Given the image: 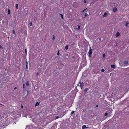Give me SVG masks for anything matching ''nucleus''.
Returning <instances> with one entry per match:
<instances>
[{
	"label": "nucleus",
	"mask_w": 129,
	"mask_h": 129,
	"mask_svg": "<svg viewBox=\"0 0 129 129\" xmlns=\"http://www.w3.org/2000/svg\"><path fill=\"white\" fill-rule=\"evenodd\" d=\"M25 53L26 54V49H25Z\"/></svg>",
	"instance_id": "obj_37"
},
{
	"label": "nucleus",
	"mask_w": 129,
	"mask_h": 129,
	"mask_svg": "<svg viewBox=\"0 0 129 129\" xmlns=\"http://www.w3.org/2000/svg\"><path fill=\"white\" fill-rule=\"evenodd\" d=\"M79 83L80 84V85H81V84H83V82H82L81 81V80H80V81L79 82Z\"/></svg>",
	"instance_id": "obj_15"
},
{
	"label": "nucleus",
	"mask_w": 129,
	"mask_h": 129,
	"mask_svg": "<svg viewBox=\"0 0 129 129\" xmlns=\"http://www.w3.org/2000/svg\"><path fill=\"white\" fill-rule=\"evenodd\" d=\"M129 23H128V22H126V24H125V26H127L128 24Z\"/></svg>",
	"instance_id": "obj_18"
},
{
	"label": "nucleus",
	"mask_w": 129,
	"mask_h": 129,
	"mask_svg": "<svg viewBox=\"0 0 129 129\" xmlns=\"http://www.w3.org/2000/svg\"><path fill=\"white\" fill-rule=\"evenodd\" d=\"M26 68L27 69H28L27 62V61H26Z\"/></svg>",
	"instance_id": "obj_21"
},
{
	"label": "nucleus",
	"mask_w": 129,
	"mask_h": 129,
	"mask_svg": "<svg viewBox=\"0 0 129 129\" xmlns=\"http://www.w3.org/2000/svg\"><path fill=\"white\" fill-rule=\"evenodd\" d=\"M82 84H81V85H80V86L81 87V89H82V87L83 86V85H82Z\"/></svg>",
	"instance_id": "obj_24"
},
{
	"label": "nucleus",
	"mask_w": 129,
	"mask_h": 129,
	"mask_svg": "<svg viewBox=\"0 0 129 129\" xmlns=\"http://www.w3.org/2000/svg\"><path fill=\"white\" fill-rule=\"evenodd\" d=\"M65 114V112L64 111L62 112L60 115L59 117H62Z\"/></svg>",
	"instance_id": "obj_1"
},
{
	"label": "nucleus",
	"mask_w": 129,
	"mask_h": 129,
	"mask_svg": "<svg viewBox=\"0 0 129 129\" xmlns=\"http://www.w3.org/2000/svg\"><path fill=\"white\" fill-rule=\"evenodd\" d=\"M111 67L112 68H114L115 67V65L113 64L111 65Z\"/></svg>",
	"instance_id": "obj_9"
},
{
	"label": "nucleus",
	"mask_w": 129,
	"mask_h": 129,
	"mask_svg": "<svg viewBox=\"0 0 129 129\" xmlns=\"http://www.w3.org/2000/svg\"><path fill=\"white\" fill-rule=\"evenodd\" d=\"M39 73L38 72H37V74H36V75H39Z\"/></svg>",
	"instance_id": "obj_35"
},
{
	"label": "nucleus",
	"mask_w": 129,
	"mask_h": 129,
	"mask_svg": "<svg viewBox=\"0 0 129 129\" xmlns=\"http://www.w3.org/2000/svg\"><path fill=\"white\" fill-rule=\"evenodd\" d=\"M88 15V14L87 13H85L84 14V16L83 17L84 18L85 17Z\"/></svg>",
	"instance_id": "obj_17"
},
{
	"label": "nucleus",
	"mask_w": 129,
	"mask_h": 129,
	"mask_svg": "<svg viewBox=\"0 0 129 129\" xmlns=\"http://www.w3.org/2000/svg\"><path fill=\"white\" fill-rule=\"evenodd\" d=\"M77 85H78H78H79V84H78Z\"/></svg>",
	"instance_id": "obj_43"
},
{
	"label": "nucleus",
	"mask_w": 129,
	"mask_h": 129,
	"mask_svg": "<svg viewBox=\"0 0 129 129\" xmlns=\"http://www.w3.org/2000/svg\"><path fill=\"white\" fill-rule=\"evenodd\" d=\"M108 114V113L107 112H106L105 114L104 115L105 116H106Z\"/></svg>",
	"instance_id": "obj_23"
},
{
	"label": "nucleus",
	"mask_w": 129,
	"mask_h": 129,
	"mask_svg": "<svg viewBox=\"0 0 129 129\" xmlns=\"http://www.w3.org/2000/svg\"><path fill=\"white\" fill-rule=\"evenodd\" d=\"M90 50L89 51V52H88V53L89 54L88 55V56L89 57H91V55L92 54V50L91 49V47H90Z\"/></svg>",
	"instance_id": "obj_2"
},
{
	"label": "nucleus",
	"mask_w": 129,
	"mask_h": 129,
	"mask_svg": "<svg viewBox=\"0 0 129 129\" xmlns=\"http://www.w3.org/2000/svg\"><path fill=\"white\" fill-rule=\"evenodd\" d=\"M1 105V104L0 103V105Z\"/></svg>",
	"instance_id": "obj_44"
},
{
	"label": "nucleus",
	"mask_w": 129,
	"mask_h": 129,
	"mask_svg": "<svg viewBox=\"0 0 129 129\" xmlns=\"http://www.w3.org/2000/svg\"><path fill=\"white\" fill-rule=\"evenodd\" d=\"M128 62L126 60L124 61V63L125 64H128Z\"/></svg>",
	"instance_id": "obj_8"
},
{
	"label": "nucleus",
	"mask_w": 129,
	"mask_h": 129,
	"mask_svg": "<svg viewBox=\"0 0 129 129\" xmlns=\"http://www.w3.org/2000/svg\"><path fill=\"white\" fill-rule=\"evenodd\" d=\"M69 46L68 45L66 46L65 48L66 50H67L68 49Z\"/></svg>",
	"instance_id": "obj_13"
},
{
	"label": "nucleus",
	"mask_w": 129,
	"mask_h": 129,
	"mask_svg": "<svg viewBox=\"0 0 129 129\" xmlns=\"http://www.w3.org/2000/svg\"><path fill=\"white\" fill-rule=\"evenodd\" d=\"M18 4H16V8L17 9H18Z\"/></svg>",
	"instance_id": "obj_25"
},
{
	"label": "nucleus",
	"mask_w": 129,
	"mask_h": 129,
	"mask_svg": "<svg viewBox=\"0 0 129 129\" xmlns=\"http://www.w3.org/2000/svg\"><path fill=\"white\" fill-rule=\"evenodd\" d=\"M96 107H98V105H96Z\"/></svg>",
	"instance_id": "obj_36"
},
{
	"label": "nucleus",
	"mask_w": 129,
	"mask_h": 129,
	"mask_svg": "<svg viewBox=\"0 0 129 129\" xmlns=\"http://www.w3.org/2000/svg\"><path fill=\"white\" fill-rule=\"evenodd\" d=\"M105 57V54H104L103 55V57L104 58Z\"/></svg>",
	"instance_id": "obj_32"
},
{
	"label": "nucleus",
	"mask_w": 129,
	"mask_h": 129,
	"mask_svg": "<svg viewBox=\"0 0 129 129\" xmlns=\"http://www.w3.org/2000/svg\"><path fill=\"white\" fill-rule=\"evenodd\" d=\"M88 127H86V128H88Z\"/></svg>",
	"instance_id": "obj_42"
},
{
	"label": "nucleus",
	"mask_w": 129,
	"mask_h": 129,
	"mask_svg": "<svg viewBox=\"0 0 129 129\" xmlns=\"http://www.w3.org/2000/svg\"><path fill=\"white\" fill-rule=\"evenodd\" d=\"M87 9H84V10H83L82 11V13H83Z\"/></svg>",
	"instance_id": "obj_27"
},
{
	"label": "nucleus",
	"mask_w": 129,
	"mask_h": 129,
	"mask_svg": "<svg viewBox=\"0 0 129 129\" xmlns=\"http://www.w3.org/2000/svg\"><path fill=\"white\" fill-rule=\"evenodd\" d=\"M16 88V87H15V88H14V89H15Z\"/></svg>",
	"instance_id": "obj_41"
},
{
	"label": "nucleus",
	"mask_w": 129,
	"mask_h": 129,
	"mask_svg": "<svg viewBox=\"0 0 129 129\" xmlns=\"http://www.w3.org/2000/svg\"><path fill=\"white\" fill-rule=\"evenodd\" d=\"M8 13L9 14H10V11L9 9H8Z\"/></svg>",
	"instance_id": "obj_19"
},
{
	"label": "nucleus",
	"mask_w": 129,
	"mask_h": 129,
	"mask_svg": "<svg viewBox=\"0 0 129 129\" xmlns=\"http://www.w3.org/2000/svg\"><path fill=\"white\" fill-rule=\"evenodd\" d=\"M2 48V46L1 45H0V48Z\"/></svg>",
	"instance_id": "obj_34"
},
{
	"label": "nucleus",
	"mask_w": 129,
	"mask_h": 129,
	"mask_svg": "<svg viewBox=\"0 0 129 129\" xmlns=\"http://www.w3.org/2000/svg\"><path fill=\"white\" fill-rule=\"evenodd\" d=\"M88 88H86L85 89L84 91V92H85V93H86L87 91L88 90Z\"/></svg>",
	"instance_id": "obj_6"
},
{
	"label": "nucleus",
	"mask_w": 129,
	"mask_h": 129,
	"mask_svg": "<svg viewBox=\"0 0 129 129\" xmlns=\"http://www.w3.org/2000/svg\"><path fill=\"white\" fill-rule=\"evenodd\" d=\"M117 11V9L115 7L113 8V11L116 12Z\"/></svg>",
	"instance_id": "obj_7"
},
{
	"label": "nucleus",
	"mask_w": 129,
	"mask_h": 129,
	"mask_svg": "<svg viewBox=\"0 0 129 129\" xmlns=\"http://www.w3.org/2000/svg\"><path fill=\"white\" fill-rule=\"evenodd\" d=\"M75 112V111H72L71 113V115H72Z\"/></svg>",
	"instance_id": "obj_16"
},
{
	"label": "nucleus",
	"mask_w": 129,
	"mask_h": 129,
	"mask_svg": "<svg viewBox=\"0 0 129 129\" xmlns=\"http://www.w3.org/2000/svg\"><path fill=\"white\" fill-rule=\"evenodd\" d=\"M60 15L61 18L62 19H63V15H62V14H60Z\"/></svg>",
	"instance_id": "obj_14"
},
{
	"label": "nucleus",
	"mask_w": 129,
	"mask_h": 129,
	"mask_svg": "<svg viewBox=\"0 0 129 129\" xmlns=\"http://www.w3.org/2000/svg\"><path fill=\"white\" fill-rule=\"evenodd\" d=\"M86 2V0H84V3H85Z\"/></svg>",
	"instance_id": "obj_33"
},
{
	"label": "nucleus",
	"mask_w": 129,
	"mask_h": 129,
	"mask_svg": "<svg viewBox=\"0 0 129 129\" xmlns=\"http://www.w3.org/2000/svg\"><path fill=\"white\" fill-rule=\"evenodd\" d=\"M12 33L13 34H15V31L14 30H12Z\"/></svg>",
	"instance_id": "obj_26"
},
{
	"label": "nucleus",
	"mask_w": 129,
	"mask_h": 129,
	"mask_svg": "<svg viewBox=\"0 0 129 129\" xmlns=\"http://www.w3.org/2000/svg\"><path fill=\"white\" fill-rule=\"evenodd\" d=\"M1 105H2V106H4V105H3V104H1Z\"/></svg>",
	"instance_id": "obj_39"
},
{
	"label": "nucleus",
	"mask_w": 129,
	"mask_h": 129,
	"mask_svg": "<svg viewBox=\"0 0 129 129\" xmlns=\"http://www.w3.org/2000/svg\"><path fill=\"white\" fill-rule=\"evenodd\" d=\"M59 117L58 116H56V119H58V118H59Z\"/></svg>",
	"instance_id": "obj_31"
},
{
	"label": "nucleus",
	"mask_w": 129,
	"mask_h": 129,
	"mask_svg": "<svg viewBox=\"0 0 129 129\" xmlns=\"http://www.w3.org/2000/svg\"><path fill=\"white\" fill-rule=\"evenodd\" d=\"M77 29H80V25H78L77 27L76 28Z\"/></svg>",
	"instance_id": "obj_11"
},
{
	"label": "nucleus",
	"mask_w": 129,
	"mask_h": 129,
	"mask_svg": "<svg viewBox=\"0 0 129 129\" xmlns=\"http://www.w3.org/2000/svg\"><path fill=\"white\" fill-rule=\"evenodd\" d=\"M57 54L58 55H59V50L57 53Z\"/></svg>",
	"instance_id": "obj_28"
},
{
	"label": "nucleus",
	"mask_w": 129,
	"mask_h": 129,
	"mask_svg": "<svg viewBox=\"0 0 129 129\" xmlns=\"http://www.w3.org/2000/svg\"><path fill=\"white\" fill-rule=\"evenodd\" d=\"M29 25L30 26H31L32 25V23L31 22H30L29 23Z\"/></svg>",
	"instance_id": "obj_30"
},
{
	"label": "nucleus",
	"mask_w": 129,
	"mask_h": 129,
	"mask_svg": "<svg viewBox=\"0 0 129 129\" xmlns=\"http://www.w3.org/2000/svg\"><path fill=\"white\" fill-rule=\"evenodd\" d=\"M86 127V126L85 125H83L82 127V129H84Z\"/></svg>",
	"instance_id": "obj_12"
},
{
	"label": "nucleus",
	"mask_w": 129,
	"mask_h": 129,
	"mask_svg": "<svg viewBox=\"0 0 129 129\" xmlns=\"http://www.w3.org/2000/svg\"><path fill=\"white\" fill-rule=\"evenodd\" d=\"M23 107V106H21V108H22Z\"/></svg>",
	"instance_id": "obj_40"
},
{
	"label": "nucleus",
	"mask_w": 129,
	"mask_h": 129,
	"mask_svg": "<svg viewBox=\"0 0 129 129\" xmlns=\"http://www.w3.org/2000/svg\"><path fill=\"white\" fill-rule=\"evenodd\" d=\"M23 88H25V84H23Z\"/></svg>",
	"instance_id": "obj_29"
},
{
	"label": "nucleus",
	"mask_w": 129,
	"mask_h": 129,
	"mask_svg": "<svg viewBox=\"0 0 129 129\" xmlns=\"http://www.w3.org/2000/svg\"><path fill=\"white\" fill-rule=\"evenodd\" d=\"M40 102H37L35 104V106H38Z\"/></svg>",
	"instance_id": "obj_5"
},
{
	"label": "nucleus",
	"mask_w": 129,
	"mask_h": 129,
	"mask_svg": "<svg viewBox=\"0 0 129 129\" xmlns=\"http://www.w3.org/2000/svg\"><path fill=\"white\" fill-rule=\"evenodd\" d=\"M52 37H53V38H52L53 40H54L55 39V37L54 36V35H53Z\"/></svg>",
	"instance_id": "obj_20"
},
{
	"label": "nucleus",
	"mask_w": 129,
	"mask_h": 129,
	"mask_svg": "<svg viewBox=\"0 0 129 129\" xmlns=\"http://www.w3.org/2000/svg\"><path fill=\"white\" fill-rule=\"evenodd\" d=\"M25 84L27 86L29 85V83L28 81H27L26 82Z\"/></svg>",
	"instance_id": "obj_4"
},
{
	"label": "nucleus",
	"mask_w": 129,
	"mask_h": 129,
	"mask_svg": "<svg viewBox=\"0 0 129 129\" xmlns=\"http://www.w3.org/2000/svg\"><path fill=\"white\" fill-rule=\"evenodd\" d=\"M105 71V70L104 69H102L101 71L102 72H104Z\"/></svg>",
	"instance_id": "obj_22"
},
{
	"label": "nucleus",
	"mask_w": 129,
	"mask_h": 129,
	"mask_svg": "<svg viewBox=\"0 0 129 129\" xmlns=\"http://www.w3.org/2000/svg\"><path fill=\"white\" fill-rule=\"evenodd\" d=\"M120 35V34L118 32L116 34V37H118Z\"/></svg>",
	"instance_id": "obj_10"
},
{
	"label": "nucleus",
	"mask_w": 129,
	"mask_h": 129,
	"mask_svg": "<svg viewBox=\"0 0 129 129\" xmlns=\"http://www.w3.org/2000/svg\"><path fill=\"white\" fill-rule=\"evenodd\" d=\"M107 13L106 12H105L104 13V15L103 16V17H106L107 16Z\"/></svg>",
	"instance_id": "obj_3"
},
{
	"label": "nucleus",
	"mask_w": 129,
	"mask_h": 129,
	"mask_svg": "<svg viewBox=\"0 0 129 129\" xmlns=\"http://www.w3.org/2000/svg\"><path fill=\"white\" fill-rule=\"evenodd\" d=\"M99 40L101 41V39L100 38H99Z\"/></svg>",
	"instance_id": "obj_38"
}]
</instances>
